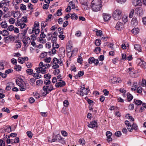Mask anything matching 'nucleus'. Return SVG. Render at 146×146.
<instances>
[{
	"label": "nucleus",
	"mask_w": 146,
	"mask_h": 146,
	"mask_svg": "<svg viewBox=\"0 0 146 146\" xmlns=\"http://www.w3.org/2000/svg\"><path fill=\"white\" fill-rule=\"evenodd\" d=\"M91 7L93 11L97 12L100 11L102 7L101 0H93L92 2Z\"/></svg>",
	"instance_id": "nucleus-1"
},
{
	"label": "nucleus",
	"mask_w": 146,
	"mask_h": 146,
	"mask_svg": "<svg viewBox=\"0 0 146 146\" xmlns=\"http://www.w3.org/2000/svg\"><path fill=\"white\" fill-rule=\"evenodd\" d=\"M16 82L17 84L20 87V90L21 91H25L26 89L29 88V84L28 83H25L22 79L16 80Z\"/></svg>",
	"instance_id": "nucleus-2"
},
{
	"label": "nucleus",
	"mask_w": 146,
	"mask_h": 146,
	"mask_svg": "<svg viewBox=\"0 0 146 146\" xmlns=\"http://www.w3.org/2000/svg\"><path fill=\"white\" fill-rule=\"evenodd\" d=\"M46 68L47 67L44 65L43 63L41 62L39 64V67L36 68L35 70H36L37 73L41 72L42 74H44L46 73Z\"/></svg>",
	"instance_id": "nucleus-3"
},
{
	"label": "nucleus",
	"mask_w": 146,
	"mask_h": 146,
	"mask_svg": "<svg viewBox=\"0 0 146 146\" xmlns=\"http://www.w3.org/2000/svg\"><path fill=\"white\" fill-rule=\"evenodd\" d=\"M122 11L119 9H116L113 12L112 16L113 18L115 20H119L122 17Z\"/></svg>",
	"instance_id": "nucleus-4"
},
{
	"label": "nucleus",
	"mask_w": 146,
	"mask_h": 146,
	"mask_svg": "<svg viewBox=\"0 0 146 146\" xmlns=\"http://www.w3.org/2000/svg\"><path fill=\"white\" fill-rule=\"evenodd\" d=\"M89 92L88 88L86 89L84 87H81V88L78 89L76 94L81 96H83L84 95H86Z\"/></svg>",
	"instance_id": "nucleus-5"
},
{
	"label": "nucleus",
	"mask_w": 146,
	"mask_h": 146,
	"mask_svg": "<svg viewBox=\"0 0 146 146\" xmlns=\"http://www.w3.org/2000/svg\"><path fill=\"white\" fill-rule=\"evenodd\" d=\"M9 1L7 0H3L0 2V8L5 6H9Z\"/></svg>",
	"instance_id": "nucleus-6"
},
{
	"label": "nucleus",
	"mask_w": 146,
	"mask_h": 146,
	"mask_svg": "<svg viewBox=\"0 0 146 146\" xmlns=\"http://www.w3.org/2000/svg\"><path fill=\"white\" fill-rule=\"evenodd\" d=\"M58 81L60 82H57L55 84V86L56 87H61L66 84L65 82L63 80H62L61 79H59L58 80Z\"/></svg>",
	"instance_id": "nucleus-7"
},
{
	"label": "nucleus",
	"mask_w": 146,
	"mask_h": 146,
	"mask_svg": "<svg viewBox=\"0 0 146 146\" xmlns=\"http://www.w3.org/2000/svg\"><path fill=\"white\" fill-rule=\"evenodd\" d=\"M43 88H44L45 90H47L49 93L54 90L53 85L52 84L47 86H43Z\"/></svg>",
	"instance_id": "nucleus-8"
},
{
	"label": "nucleus",
	"mask_w": 146,
	"mask_h": 146,
	"mask_svg": "<svg viewBox=\"0 0 146 146\" xmlns=\"http://www.w3.org/2000/svg\"><path fill=\"white\" fill-rule=\"evenodd\" d=\"M135 11L137 15L139 16H141L143 13V9L141 7L136 8Z\"/></svg>",
	"instance_id": "nucleus-9"
},
{
	"label": "nucleus",
	"mask_w": 146,
	"mask_h": 146,
	"mask_svg": "<svg viewBox=\"0 0 146 146\" xmlns=\"http://www.w3.org/2000/svg\"><path fill=\"white\" fill-rule=\"evenodd\" d=\"M124 25L121 22H118L115 26V28L117 30L121 31L123 28Z\"/></svg>",
	"instance_id": "nucleus-10"
},
{
	"label": "nucleus",
	"mask_w": 146,
	"mask_h": 146,
	"mask_svg": "<svg viewBox=\"0 0 146 146\" xmlns=\"http://www.w3.org/2000/svg\"><path fill=\"white\" fill-rule=\"evenodd\" d=\"M142 0H133L132 3L135 6H141L142 5Z\"/></svg>",
	"instance_id": "nucleus-11"
},
{
	"label": "nucleus",
	"mask_w": 146,
	"mask_h": 146,
	"mask_svg": "<svg viewBox=\"0 0 146 146\" xmlns=\"http://www.w3.org/2000/svg\"><path fill=\"white\" fill-rule=\"evenodd\" d=\"M111 80V82L113 84L120 82L121 81L120 79L119 78L116 77L112 78Z\"/></svg>",
	"instance_id": "nucleus-12"
},
{
	"label": "nucleus",
	"mask_w": 146,
	"mask_h": 146,
	"mask_svg": "<svg viewBox=\"0 0 146 146\" xmlns=\"http://www.w3.org/2000/svg\"><path fill=\"white\" fill-rule=\"evenodd\" d=\"M97 123L95 121H91L88 125V127L91 128H93L96 127H97Z\"/></svg>",
	"instance_id": "nucleus-13"
},
{
	"label": "nucleus",
	"mask_w": 146,
	"mask_h": 146,
	"mask_svg": "<svg viewBox=\"0 0 146 146\" xmlns=\"http://www.w3.org/2000/svg\"><path fill=\"white\" fill-rule=\"evenodd\" d=\"M106 135L107 137V140L108 142H109L112 141V139L111 137L112 135V133L111 132L109 131H107L106 132Z\"/></svg>",
	"instance_id": "nucleus-14"
},
{
	"label": "nucleus",
	"mask_w": 146,
	"mask_h": 146,
	"mask_svg": "<svg viewBox=\"0 0 146 146\" xmlns=\"http://www.w3.org/2000/svg\"><path fill=\"white\" fill-rule=\"evenodd\" d=\"M103 15V19L106 21H107L110 20L111 17V15L110 14L104 13Z\"/></svg>",
	"instance_id": "nucleus-15"
},
{
	"label": "nucleus",
	"mask_w": 146,
	"mask_h": 146,
	"mask_svg": "<svg viewBox=\"0 0 146 146\" xmlns=\"http://www.w3.org/2000/svg\"><path fill=\"white\" fill-rule=\"evenodd\" d=\"M140 61L139 62L138 64V65L143 68H146V62L143 61V60L142 59H140Z\"/></svg>",
	"instance_id": "nucleus-16"
},
{
	"label": "nucleus",
	"mask_w": 146,
	"mask_h": 146,
	"mask_svg": "<svg viewBox=\"0 0 146 146\" xmlns=\"http://www.w3.org/2000/svg\"><path fill=\"white\" fill-rule=\"evenodd\" d=\"M55 137L57 138V141L58 140L59 142L62 144L64 143V141L63 139L60 136V135L59 134L56 135Z\"/></svg>",
	"instance_id": "nucleus-17"
},
{
	"label": "nucleus",
	"mask_w": 146,
	"mask_h": 146,
	"mask_svg": "<svg viewBox=\"0 0 146 146\" xmlns=\"http://www.w3.org/2000/svg\"><path fill=\"white\" fill-rule=\"evenodd\" d=\"M131 24L133 26H135L137 25L138 21L136 18L133 17V18L131 22Z\"/></svg>",
	"instance_id": "nucleus-18"
},
{
	"label": "nucleus",
	"mask_w": 146,
	"mask_h": 146,
	"mask_svg": "<svg viewBox=\"0 0 146 146\" xmlns=\"http://www.w3.org/2000/svg\"><path fill=\"white\" fill-rule=\"evenodd\" d=\"M139 29L138 28H134L131 30V32L134 34L136 35L139 33Z\"/></svg>",
	"instance_id": "nucleus-19"
},
{
	"label": "nucleus",
	"mask_w": 146,
	"mask_h": 146,
	"mask_svg": "<svg viewBox=\"0 0 146 146\" xmlns=\"http://www.w3.org/2000/svg\"><path fill=\"white\" fill-rule=\"evenodd\" d=\"M20 9L21 11L24 12L26 10V6L23 4H21L20 6Z\"/></svg>",
	"instance_id": "nucleus-20"
},
{
	"label": "nucleus",
	"mask_w": 146,
	"mask_h": 146,
	"mask_svg": "<svg viewBox=\"0 0 146 146\" xmlns=\"http://www.w3.org/2000/svg\"><path fill=\"white\" fill-rule=\"evenodd\" d=\"M131 127L132 129V131L133 130H134L136 131H137L138 130V127L137 125L134 122L133 123Z\"/></svg>",
	"instance_id": "nucleus-21"
},
{
	"label": "nucleus",
	"mask_w": 146,
	"mask_h": 146,
	"mask_svg": "<svg viewBox=\"0 0 146 146\" xmlns=\"http://www.w3.org/2000/svg\"><path fill=\"white\" fill-rule=\"evenodd\" d=\"M40 32V30L39 29H36L35 27H34L32 30V33H35L36 35L38 34Z\"/></svg>",
	"instance_id": "nucleus-22"
},
{
	"label": "nucleus",
	"mask_w": 146,
	"mask_h": 146,
	"mask_svg": "<svg viewBox=\"0 0 146 146\" xmlns=\"http://www.w3.org/2000/svg\"><path fill=\"white\" fill-rule=\"evenodd\" d=\"M40 73H34L33 74V77L36 79H38L40 78L41 75L39 74Z\"/></svg>",
	"instance_id": "nucleus-23"
},
{
	"label": "nucleus",
	"mask_w": 146,
	"mask_h": 146,
	"mask_svg": "<svg viewBox=\"0 0 146 146\" xmlns=\"http://www.w3.org/2000/svg\"><path fill=\"white\" fill-rule=\"evenodd\" d=\"M134 48L138 51H140L141 49V47L139 44H135L134 45Z\"/></svg>",
	"instance_id": "nucleus-24"
},
{
	"label": "nucleus",
	"mask_w": 146,
	"mask_h": 146,
	"mask_svg": "<svg viewBox=\"0 0 146 146\" xmlns=\"http://www.w3.org/2000/svg\"><path fill=\"white\" fill-rule=\"evenodd\" d=\"M59 60L57 58L54 57L53 60L51 62V63H52L55 64H57L58 63L60 64L59 63Z\"/></svg>",
	"instance_id": "nucleus-25"
},
{
	"label": "nucleus",
	"mask_w": 146,
	"mask_h": 146,
	"mask_svg": "<svg viewBox=\"0 0 146 146\" xmlns=\"http://www.w3.org/2000/svg\"><path fill=\"white\" fill-rule=\"evenodd\" d=\"M26 72L29 75H32L33 74V70L31 68L27 69L26 71Z\"/></svg>",
	"instance_id": "nucleus-26"
},
{
	"label": "nucleus",
	"mask_w": 146,
	"mask_h": 146,
	"mask_svg": "<svg viewBox=\"0 0 146 146\" xmlns=\"http://www.w3.org/2000/svg\"><path fill=\"white\" fill-rule=\"evenodd\" d=\"M4 130L5 132H7L8 133L12 131L11 127L10 126H7V128L4 129Z\"/></svg>",
	"instance_id": "nucleus-27"
},
{
	"label": "nucleus",
	"mask_w": 146,
	"mask_h": 146,
	"mask_svg": "<svg viewBox=\"0 0 146 146\" xmlns=\"http://www.w3.org/2000/svg\"><path fill=\"white\" fill-rule=\"evenodd\" d=\"M47 25V24L46 22L45 21H42L41 22V29L43 30V29Z\"/></svg>",
	"instance_id": "nucleus-28"
},
{
	"label": "nucleus",
	"mask_w": 146,
	"mask_h": 146,
	"mask_svg": "<svg viewBox=\"0 0 146 146\" xmlns=\"http://www.w3.org/2000/svg\"><path fill=\"white\" fill-rule=\"evenodd\" d=\"M101 43V40L99 39H96L95 42V44L96 45L98 46L100 45Z\"/></svg>",
	"instance_id": "nucleus-29"
},
{
	"label": "nucleus",
	"mask_w": 146,
	"mask_h": 146,
	"mask_svg": "<svg viewBox=\"0 0 146 146\" xmlns=\"http://www.w3.org/2000/svg\"><path fill=\"white\" fill-rule=\"evenodd\" d=\"M127 98L128 101H131L133 98V96L130 93H127Z\"/></svg>",
	"instance_id": "nucleus-30"
},
{
	"label": "nucleus",
	"mask_w": 146,
	"mask_h": 146,
	"mask_svg": "<svg viewBox=\"0 0 146 146\" xmlns=\"http://www.w3.org/2000/svg\"><path fill=\"white\" fill-rule=\"evenodd\" d=\"M1 27L2 28H5L7 27V23L5 21L2 22L1 23Z\"/></svg>",
	"instance_id": "nucleus-31"
},
{
	"label": "nucleus",
	"mask_w": 146,
	"mask_h": 146,
	"mask_svg": "<svg viewBox=\"0 0 146 146\" xmlns=\"http://www.w3.org/2000/svg\"><path fill=\"white\" fill-rule=\"evenodd\" d=\"M85 7H84V8H86V9H87L88 8V3L87 1H85L84 2H82L81 3Z\"/></svg>",
	"instance_id": "nucleus-32"
},
{
	"label": "nucleus",
	"mask_w": 146,
	"mask_h": 146,
	"mask_svg": "<svg viewBox=\"0 0 146 146\" xmlns=\"http://www.w3.org/2000/svg\"><path fill=\"white\" fill-rule=\"evenodd\" d=\"M84 74V72L83 71H80L78 73V75H76L75 76L76 77H78V76L79 77H80L82 76Z\"/></svg>",
	"instance_id": "nucleus-33"
},
{
	"label": "nucleus",
	"mask_w": 146,
	"mask_h": 146,
	"mask_svg": "<svg viewBox=\"0 0 146 146\" xmlns=\"http://www.w3.org/2000/svg\"><path fill=\"white\" fill-rule=\"evenodd\" d=\"M71 18L72 19H75L77 20L78 18V17L75 13H73L71 14Z\"/></svg>",
	"instance_id": "nucleus-34"
},
{
	"label": "nucleus",
	"mask_w": 146,
	"mask_h": 146,
	"mask_svg": "<svg viewBox=\"0 0 146 146\" xmlns=\"http://www.w3.org/2000/svg\"><path fill=\"white\" fill-rule=\"evenodd\" d=\"M137 87V83L136 82L134 83L133 85L132 86V88H131V89L132 90H135L136 89Z\"/></svg>",
	"instance_id": "nucleus-35"
},
{
	"label": "nucleus",
	"mask_w": 146,
	"mask_h": 146,
	"mask_svg": "<svg viewBox=\"0 0 146 146\" xmlns=\"http://www.w3.org/2000/svg\"><path fill=\"white\" fill-rule=\"evenodd\" d=\"M94 58L93 57H90L89 58L88 61V63L90 64H92L93 63L94 60Z\"/></svg>",
	"instance_id": "nucleus-36"
},
{
	"label": "nucleus",
	"mask_w": 146,
	"mask_h": 146,
	"mask_svg": "<svg viewBox=\"0 0 146 146\" xmlns=\"http://www.w3.org/2000/svg\"><path fill=\"white\" fill-rule=\"evenodd\" d=\"M14 68L16 71H19L21 70V67L19 65H17L15 66Z\"/></svg>",
	"instance_id": "nucleus-37"
},
{
	"label": "nucleus",
	"mask_w": 146,
	"mask_h": 146,
	"mask_svg": "<svg viewBox=\"0 0 146 146\" xmlns=\"http://www.w3.org/2000/svg\"><path fill=\"white\" fill-rule=\"evenodd\" d=\"M2 35L4 36H7L8 35L9 33L8 31L5 30H3L2 31Z\"/></svg>",
	"instance_id": "nucleus-38"
},
{
	"label": "nucleus",
	"mask_w": 146,
	"mask_h": 146,
	"mask_svg": "<svg viewBox=\"0 0 146 146\" xmlns=\"http://www.w3.org/2000/svg\"><path fill=\"white\" fill-rule=\"evenodd\" d=\"M15 20L14 18H11L9 20V22L10 24H13L15 22Z\"/></svg>",
	"instance_id": "nucleus-39"
},
{
	"label": "nucleus",
	"mask_w": 146,
	"mask_h": 146,
	"mask_svg": "<svg viewBox=\"0 0 146 146\" xmlns=\"http://www.w3.org/2000/svg\"><path fill=\"white\" fill-rule=\"evenodd\" d=\"M33 95L36 99H38L40 97V95L37 92H35L33 93Z\"/></svg>",
	"instance_id": "nucleus-40"
},
{
	"label": "nucleus",
	"mask_w": 146,
	"mask_h": 146,
	"mask_svg": "<svg viewBox=\"0 0 146 146\" xmlns=\"http://www.w3.org/2000/svg\"><path fill=\"white\" fill-rule=\"evenodd\" d=\"M135 70H134L133 71H131V72L130 73V75L132 77L135 78L136 76V74L135 73Z\"/></svg>",
	"instance_id": "nucleus-41"
},
{
	"label": "nucleus",
	"mask_w": 146,
	"mask_h": 146,
	"mask_svg": "<svg viewBox=\"0 0 146 146\" xmlns=\"http://www.w3.org/2000/svg\"><path fill=\"white\" fill-rule=\"evenodd\" d=\"M18 61L21 64H23L24 62L23 57H19L18 59Z\"/></svg>",
	"instance_id": "nucleus-42"
},
{
	"label": "nucleus",
	"mask_w": 146,
	"mask_h": 146,
	"mask_svg": "<svg viewBox=\"0 0 146 146\" xmlns=\"http://www.w3.org/2000/svg\"><path fill=\"white\" fill-rule=\"evenodd\" d=\"M41 34L40 35V37L41 38H44L46 37V35L44 34V31L42 29H41Z\"/></svg>",
	"instance_id": "nucleus-43"
},
{
	"label": "nucleus",
	"mask_w": 146,
	"mask_h": 146,
	"mask_svg": "<svg viewBox=\"0 0 146 146\" xmlns=\"http://www.w3.org/2000/svg\"><path fill=\"white\" fill-rule=\"evenodd\" d=\"M135 104L137 105H141L142 103V102L139 100H137L135 101Z\"/></svg>",
	"instance_id": "nucleus-44"
},
{
	"label": "nucleus",
	"mask_w": 146,
	"mask_h": 146,
	"mask_svg": "<svg viewBox=\"0 0 146 146\" xmlns=\"http://www.w3.org/2000/svg\"><path fill=\"white\" fill-rule=\"evenodd\" d=\"M134 12V9H132L131 10L129 15V17L130 18H131L133 17Z\"/></svg>",
	"instance_id": "nucleus-45"
},
{
	"label": "nucleus",
	"mask_w": 146,
	"mask_h": 146,
	"mask_svg": "<svg viewBox=\"0 0 146 146\" xmlns=\"http://www.w3.org/2000/svg\"><path fill=\"white\" fill-rule=\"evenodd\" d=\"M21 21L23 23L27 22L28 20L27 17H23L21 18Z\"/></svg>",
	"instance_id": "nucleus-46"
},
{
	"label": "nucleus",
	"mask_w": 146,
	"mask_h": 146,
	"mask_svg": "<svg viewBox=\"0 0 146 146\" xmlns=\"http://www.w3.org/2000/svg\"><path fill=\"white\" fill-rule=\"evenodd\" d=\"M69 6H70V7H72V9H74L75 8V5L74 3V2L72 1L70 2L69 4Z\"/></svg>",
	"instance_id": "nucleus-47"
},
{
	"label": "nucleus",
	"mask_w": 146,
	"mask_h": 146,
	"mask_svg": "<svg viewBox=\"0 0 146 146\" xmlns=\"http://www.w3.org/2000/svg\"><path fill=\"white\" fill-rule=\"evenodd\" d=\"M47 55V52H45L42 53L40 56V57L42 58L46 57Z\"/></svg>",
	"instance_id": "nucleus-48"
},
{
	"label": "nucleus",
	"mask_w": 146,
	"mask_h": 146,
	"mask_svg": "<svg viewBox=\"0 0 146 146\" xmlns=\"http://www.w3.org/2000/svg\"><path fill=\"white\" fill-rule=\"evenodd\" d=\"M43 83L42 80H38L36 82V84L37 86H39L41 85Z\"/></svg>",
	"instance_id": "nucleus-49"
},
{
	"label": "nucleus",
	"mask_w": 146,
	"mask_h": 146,
	"mask_svg": "<svg viewBox=\"0 0 146 146\" xmlns=\"http://www.w3.org/2000/svg\"><path fill=\"white\" fill-rule=\"evenodd\" d=\"M79 142L82 145H84L85 144V141L84 139H80Z\"/></svg>",
	"instance_id": "nucleus-50"
},
{
	"label": "nucleus",
	"mask_w": 146,
	"mask_h": 146,
	"mask_svg": "<svg viewBox=\"0 0 146 146\" xmlns=\"http://www.w3.org/2000/svg\"><path fill=\"white\" fill-rule=\"evenodd\" d=\"M63 104L64 106L65 107H68V105L69 104V102H68L67 100H65L63 102Z\"/></svg>",
	"instance_id": "nucleus-51"
},
{
	"label": "nucleus",
	"mask_w": 146,
	"mask_h": 146,
	"mask_svg": "<svg viewBox=\"0 0 146 146\" xmlns=\"http://www.w3.org/2000/svg\"><path fill=\"white\" fill-rule=\"evenodd\" d=\"M15 36L10 35L9 36V38H10V41H14L16 38Z\"/></svg>",
	"instance_id": "nucleus-52"
},
{
	"label": "nucleus",
	"mask_w": 146,
	"mask_h": 146,
	"mask_svg": "<svg viewBox=\"0 0 146 146\" xmlns=\"http://www.w3.org/2000/svg\"><path fill=\"white\" fill-rule=\"evenodd\" d=\"M52 46L53 47L52 48L56 49L58 48L59 47V45L56 43H53Z\"/></svg>",
	"instance_id": "nucleus-53"
},
{
	"label": "nucleus",
	"mask_w": 146,
	"mask_h": 146,
	"mask_svg": "<svg viewBox=\"0 0 146 146\" xmlns=\"http://www.w3.org/2000/svg\"><path fill=\"white\" fill-rule=\"evenodd\" d=\"M122 19L124 23H126L127 21V17L125 15H124L122 18Z\"/></svg>",
	"instance_id": "nucleus-54"
},
{
	"label": "nucleus",
	"mask_w": 146,
	"mask_h": 146,
	"mask_svg": "<svg viewBox=\"0 0 146 146\" xmlns=\"http://www.w3.org/2000/svg\"><path fill=\"white\" fill-rule=\"evenodd\" d=\"M44 84L46 85L50 84L51 83V82L49 80H45L44 81Z\"/></svg>",
	"instance_id": "nucleus-55"
},
{
	"label": "nucleus",
	"mask_w": 146,
	"mask_h": 146,
	"mask_svg": "<svg viewBox=\"0 0 146 146\" xmlns=\"http://www.w3.org/2000/svg\"><path fill=\"white\" fill-rule=\"evenodd\" d=\"M44 78L47 79H50L51 77V75L49 74H44Z\"/></svg>",
	"instance_id": "nucleus-56"
},
{
	"label": "nucleus",
	"mask_w": 146,
	"mask_h": 146,
	"mask_svg": "<svg viewBox=\"0 0 146 146\" xmlns=\"http://www.w3.org/2000/svg\"><path fill=\"white\" fill-rule=\"evenodd\" d=\"M142 91V88L141 87H139L137 88V92L138 93H141Z\"/></svg>",
	"instance_id": "nucleus-57"
},
{
	"label": "nucleus",
	"mask_w": 146,
	"mask_h": 146,
	"mask_svg": "<svg viewBox=\"0 0 146 146\" xmlns=\"http://www.w3.org/2000/svg\"><path fill=\"white\" fill-rule=\"evenodd\" d=\"M51 58L50 57H49L48 58L44 59V60L46 62L49 63L51 61Z\"/></svg>",
	"instance_id": "nucleus-58"
},
{
	"label": "nucleus",
	"mask_w": 146,
	"mask_h": 146,
	"mask_svg": "<svg viewBox=\"0 0 146 146\" xmlns=\"http://www.w3.org/2000/svg\"><path fill=\"white\" fill-rule=\"evenodd\" d=\"M13 71V70L11 69H9L8 70H5V73L6 74H8L9 73H11Z\"/></svg>",
	"instance_id": "nucleus-59"
},
{
	"label": "nucleus",
	"mask_w": 146,
	"mask_h": 146,
	"mask_svg": "<svg viewBox=\"0 0 146 146\" xmlns=\"http://www.w3.org/2000/svg\"><path fill=\"white\" fill-rule=\"evenodd\" d=\"M82 59L81 56H79L78 58L77 61L78 63H80V64H82Z\"/></svg>",
	"instance_id": "nucleus-60"
},
{
	"label": "nucleus",
	"mask_w": 146,
	"mask_h": 146,
	"mask_svg": "<svg viewBox=\"0 0 146 146\" xmlns=\"http://www.w3.org/2000/svg\"><path fill=\"white\" fill-rule=\"evenodd\" d=\"M14 28V27L13 25H10L9 26L8 29L11 31L13 30Z\"/></svg>",
	"instance_id": "nucleus-61"
},
{
	"label": "nucleus",
	"mask_w": 146,
	"mask_h": 146,
	"mask_svg": "<svg viewBox=\"0 0 146 146\" xmlns=\"http://www.w3.org/2000/svg\"><path fill=\"white\" fill-rule=\"evenodd\" d=\"M115 135L117 137H119L121 135V133L120 131H118L115 132Z\"/></svg>",
	"instance_id": "nucleus-62"
},
{
	"label": "nucleus",
	"mask_w": 146,
	"mask_h": 146,
	"mask_svg": "<svg viewBox=\"0 0 146 146\" xmlns=\"http://www.w3.org/2000/svg\"><path fill=\"white\" fill-rule=\"evenodd\" d=\"M33 5L30 3H28V8L31 10L33 9Z\"/></svg>",
	"instance_id": "nucleus-63"
},
{
	"label": "nucleus",
	"mask_w": 146,
	"mask_h": 146,
	"mask_svg": "<svg viewBox=\"0 0 146 146\" xmlns=\"http://www.w3.org/2000/svg\"><path fill=\"white\" fill-rule=\"evenodd\" d=\"M60 72V70L58 69H56L54 72L55 75H57Z\"/></svg>",
	"instance_id": "nucleus-64"
}]
</instances>
